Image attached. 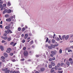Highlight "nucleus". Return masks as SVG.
<instances>
[{
    "label": "nucleus",
    "mask_w": 73,
    "mask_h": 73,
    "mask_svg": "<svg viewBox=\"0 0 73 73\" xmlns=\"http://www.w3.org/2000/svg\"><path fill=\"white\" fill-rule=\"evenodd\" d=\"M3 71H4L5 73H9L10 70H8V68H5L4 69H3Z\"/></svg>",
    "instance_id": "1"
},
{
    "label": "nucleus",
    "mask_w": 73,
    "mask_h": 73,
    "mask_svg": "<svg viewBox=\"0 0 73 73\" xmlns=\"http://www.w3.org/2000/svg\"><path fill=\"white\" fill-rule=\"evenodd\" d=\"M23 54L24 56L27 57V56H28V51H25L23 52Z\"/></svg>",
    "instance_id": "2"
},
{
    "label": "nucleus",
    "mask_w": 73,
    "mask_h": 73,
    "mask_svg": "<svg viewBox=\"0 0 73 73\" xmlns=\"http://www.w3.org/2000/svg\"><path fill=\"white\" fill-rule=\"evenodd\" d=\"M12 50V49L11 48H8L7 49V50L6 51V52L7 53H10L11 52V51Z\"/></svg>",
    "instance_id": "3"
},
{
    "label": "nucleus",
    "mask_w": 73,
    "mask_h": 73,
    "mask_svg": "<svg viewBox=\"0 0 73 73\" xmlns=\"http://www.w3.org/2000/svg\"><path fill=\"white\" fill-rule=\"evenodd\" d=\"M11 27V25H9L8 26H7L5 27V29H10Z\"/></svg>",
    "instance_id": "4"
},
{
    "label": "nucleus",
    "mask_w": 73,
    "mask_h": 73,
    "mask_svg": "<svg viewBox=\"0 0 73 73\" xmlns=\"http://www.w3.org/2000/svg\"><path fill=\"white\" fill-rule=\"evenodd\" d=\"M51 53L52 54H54V55L56 54L57 53V51H56V50H55L54 51H51Z\"/></svg>",
    "instance_id": "5"
},
{
    "label": "nucleus",
    "mask_w": 73,
    "mask_h": 73,
    "mask_svg": "<svg viewBox=\"0 0 73 73\" xmlns=\"http://www.w3.org/2000/svg\"><path fill=\"white\" fill-rule=\"evenodd\" d=\"M12 12V10L10 9H7V13H11Z\"/></svg>",
    "instance_id": "6"
},
{
    "label": "nucleus",
    "mask_w": 73,
    "mask_h": 73,
    "mask_svg": "<svg viewBox=\"0 0 73 73\" xmlns=\"http://www.w3.org/2000/svg\"><path fill=\"white\" fill-rule=\"evenodd\" d=\"M51 62V65L52 66H55V63L54 62Z\"/></svg>",
    "instance_id": "7"
},
{
    "label": "nucleus",
    "mask_w": 73,
    "mask_h": 73,
    "mask_svg": "<svg viewBox=\"0 0 73 73\" xmlns=\"http://www.w3.org/2000/svg\"><path fill=\"white\" fill-rule=\"evenodd\" d=\"M45 70V68L44 67H42L40 68V71L41 72H44Z\"/></svg>",
    "instance_id": "8"
},
{
    "label": "nucleus",
    "mask_w": 73,
    "mask_h": 73,
    "mask_svg": "<svg viewBox=\"0 0 73 73\" xmlns=\"http://www.w3.org/2000/svg\"><path fill=\"white\" fill-rule=\"evenodd\" d=\"M0 48L1 49L2 51H3V50H4V47H3V46H0Z\"/></svg>",
    "instance_id": "9"
},
{
    "label": "nucleus",
    "mask_w": 73,
    "mask_h": 73,
    "mask_svg": "<svg viewBox=\"0 0 73 73\" xmlns=\"http://www.w3.org/2000/svg\"><path fill=\"white\" fill-rule=\"evenodd\" d=\"M6 21H11V19L10 18L7 19H6Z\"/></svg>",
    "instance_id": "10"
},
{
    "label": "nucleus",
    "mask_w": 73,
    "mask_h": 73,
    "mask_svg": "<svg viewBox=\"0 0 73 73\" xmlns=\"http://www.w3.org/2000/svg\"><path fill=\"white\" fill-rule=\"evenodd\" d=\"M66 64L67 65H68V66H69V65H70V63L68 60L66 62Z\"/></svg>",
    "instance_id": "11"
},
{
    "label": "nucleus",
    "mask_w": 73,
    "mask_h": 73,
    "mask_svg": "<svg viewBox=\"0 0 73 73\" xmlns=\"http://www.w3.org/2000/svg\"><path fill=\"white\" fill-rule=\"evenodd\" d=\"M28 35L27 34H26L25 35V38L26 39L27 38V37H28Z\"/></svg>",
    "instance_id": "12"
},
{
    "label": "nucleus",
    "mask_w": 73,
    "mask_h": 73,
    "mask_svg": "<svg viewBox=\"0 0 73 73\" xmlns=\"http://www.w3.org/2000/svg\"><path fill=\"white\" fill-rule=\"evenodd\" d=\"M5 13H7V9L5 10L3 12V14H4Z\"/></svg>",
    "instance_id": "13"
},
{
    "label": "nucleus",
    "mask_w": 73,
    "mask_h": 73,
    "mask_svg": "<svg viewBox=\"0 0 73 73\" xmlns=\"http://www.w3.org/2000/svg\"><path fill=\"white\" fill-rule=\"evenodd\" d=\"M5 17H6V18H8L9 17V15L8 14H6L5 15Z\"/></svg>",
    "instance_id": "14"
},
{
    "label": "nucleus",
    "mask_w": 73,
    "mask_h": 73,
    "mask_svg": "<svg viewBox=\"0 0 73 73\" xmlns=\"http://www.w3.org/2000/svg\"><path fill=\"white\" fill-rule=\"evenodd\" d=\"M7 5L8 6H11V3L9 2H8L7 3Z\"/></svg>",
    "instance_id": "15"
},
{
    "label": "nucleus",
    "mask_w": 73,
    "mask_h": 73,
    "mask_svg": "<svg viewBox=\"0 0 73 73\" xmlns=\"http://www.w3.org/2000/svg\"><path fill=\"white\" fill-rule=\"evenodd\" d=\"M4 56H5V57H8V54L6 53H4Z\"/></svg>",
    "instance_id": "16"
},
{
    "label": "nucleus",
    "mask_w": 73,
    "mask_h": 73,
    "mask_svg": "<svg viewBox=\"0 0 73 73\" xmlns=\"http://www.w3.org/2000/svg\"><path fill=\"white\" fill-rule=\"evenodd\" d=\"M29 44H33V40H31L29 42Z\"/></svg>",
    "instance_id": "17"
},
{
    "label": "nucleus",
    "mask_w": 73,
    "mask_h": 73,
    "mask_svg": "<svg viewBox=\"0 0 73 73\" xmlns=\"http://www.w3.org/2000/svg\"><path fill=\"white\" fill-rule=\"evenodd\" d=\"M29 53L30 54V55H32V51H29Z\"/></svg>",
    "instance_id": "18"
},
{
    "label": "nucleus",
    "mask_w": 73,
    "mask_h": 73,
    "mask_svg": "<svg viewBox=\"0 0 73 73\" xmlns=\"http://www.w3.org/2000/svg\"><path fill=\"white\" fill-rule=\"evenodd\" d=\"M5 32L7 34H9V32L8 30V31H5Z\"/></svg>",
    "instance_id": "19"
},
{
    "label": "nucleus",
    "mask_w": 73,
    "mask_h": 73,
    "mask_svg": "<svg viewBox=\"0 0 73 73\" xmlns=\"http://www.w3.org/2000/svg\"><path fill=\"white\" fill-rule=\"evenodd\" d=\"M11 38L9 37L7 38V40L8 41H11Z\"/></svg>",
    "instance_id": "20"
},
{
    "label": "nucleus",
    "mask_w": 73,
    "mask_h": 73,
    "mask_svg": "<svg viewBox=\"0 0 73 73\" xmlns=\"http://www.w3.org/2000/svg\"><path fill=\"white\" fill-rule=\"evenodd\" d=\"M69 38V35L67 36L65 38V40H68Z\"/></svg>",
    "instance_id": "21"
},
{
    "label": "nucleus",
    "mask_w": 73,
    "mask_h": 73,
    "mask_svg": "<svg viewBox=\"0 0 73 73\" xmlns=\"http://www.w3.org/2000/svg\"><path fill=\"white\" fill-rule=\"evenodd\" d=\"M51 46H52V48H55V45L53 44H51Z\"/></svg>",
    "instance_id": "22"
},
{
    "label": "nucleus",
    "mask_w": 73,
    "mask_h": 73,
    "mask_svg": "<svg viewBox=\"0 0 73 73\" xmlns=\"http://www.w3.org/2000/svg\"><path fill=\"white\" fill-rule=\"evenodd\" d=\"M48 49H52V46H49L48 47Z\"/></svg>",
    "instance_id": "23"
},
{
    "label": "nucleus",
    "mask_w": 73,
    "mask_h": 73,
    "mask_svg": "<svg viewBox=\"0 0 73 73\" xmlns=\"http://www.w3.org/2000/svg\"><path fill=\"white\" fill-rule=\"evenodd\" d=\"M25 30V27H23L22 29V32H24V31Z\"/></svg>",
    "instance_id": "24"
},
{
    "label": "nucleus",
    "mask_w": 73,
    "mask_h": 73,
    "mask_svg": "<svg viewBox=\"0 0 73 73\" xmlns=\"http://www.w3.org/2000/svg\"><path fill=\"white\" fill-rule=\"evenodd\" d=\"M21 30V29L20 27H19L18 29V31H20Z\"/></svg>",
    "instance_id": "25"
},
{
    "label": "nucleus",
    "mask_w": 73,
    "mask_h": 73,
    "mask_svg": "<svg viewBox=\"0 0 73 73\" xmlns=\"http://www.w3.org/2000/svg\"><path fill=\"white\" fill-rule=\"evenodd\" d=\"M8 38V37L7 36H5L3 37V39L4 40H7Z\"/></svg>",
    "instance_id": "26"
},
{
    "label": "nucleus",
    "mask_w": 73,
    "mask_h": 73,
    "mask_svg": "<svg viewBox=\"0 0 73 73\" xmlns=\"http://www.w3.org/2000/svg\"><path fill=\"white\" fill-rule=\"evenodd\" d=\"M9 33H12V31H11V30L10 29H9L8 30Z\"/></svg>",
    "instance_id": "27"
},
{
    "label": "nucleus",
    "mask_w": 73,
    "mask_h": 73,
    "mask_svg": "<svg viewBox=\"0 0 73 73\" xmlns=\"http://www.w3.org/2000/svg\"><path fill=\"white\" fill-rule=\"evenodd\" d=\"M52 43H55V40L54 39H52Z\"/></svg>",
    "instance_id": "28"
},
{
    "label": "nucleus",
    "mask_w": 73,
    "mask_h": 73,
    "mask_svg": "<svg viewBox=\"0 0 73 73\" xmlns=\"http://www.w3.org/2000/svg\"><path fill=\"white\" fill-rule=\"evenodd\" d=\"M49 67L50 69H51L52 68V66L51 64H50L49 66Z\"/></svg>",
    "instance_id": "29"
},
{
    "label": "nucleus",
    "mask_w": 73,
    "mask_h": 73,
    "mask_svg": "<svg viewBox=\"0 0 73 73\" xmlns=\"http://www.w3.org/2000/svg\"><path fill=\"white\" fill-rule=\"evenodd\" d=\"M65 37V35H63L62 37V39H64Z\"/></svg>",
    "instance_id": "30"
},
{
    "label": "nucleus",
    "mask_w": 73,
    "mask_h": 73,
    "mask_svg": "<svg viewBox=\"0 0 73 73\" xmlns=\"http://www.w3.org/2000/svg\"><path fill=\"white\" fill-rule=\"evenodd\" d=\"M54 69L56 70H57V69H58L57 66H55Z\"/></svg>",
    "instance_id": "31"
},
{
    "label": "nucleus",
    "mask_w": 73,
    "mask_h": 73,
    "mask_svg": "<svg viewBox=\"0 0 73 73\" xmlns=\"http://www.w3.org/2000/svg\"><path fill=\"white\" fill-rule=\"evenodd\" d=\"M59 53H62V50L61 49H60L59 51Z\"/></svg>",
    "instance_id": "32"
},
{
    "label": "nucleus",
    "mask_w": 73,
    "mask_h": 73,
    "mask_svg": "<svg viewBox=\"0 0 73 73\" xmlns=\"http://www.w3.org/2000/svg\"><path fill=\"white\" fill-rule=\"evenodd\" d=\"M48 40H49V39L48 38H47L45 41V42H47L48 41Z\"/></svg>",
    "instance_id": "33"
},
{
    "label": "nucleus",
    "mask_w": 73,
    "mask_h": 73,
    "mask_svg": "<svg viewBox=\"0 0 73 73\" xmlns=\"http://www.w3.org/2000/svg\"><path fill=\"white\" fill-rule=\"evenodd\" d=\"M25 60V59L24 58H23V59H21L20 60L21 61H23Z\"/></svg>",
    "instance_id": "34"
},
{
    "label": "nucleus",
    "mask_w": 73,
    "mask_h": 73,
    "mask_svg": "<svg viewBox=\"0 0 73 73\" xmlns=\"http://www.w3.org/2000/svg\"><path fill=\"white\" fill-rule=\"evenodd\" d=\"M60 63H58L57 65V67L59 68L60 67Z\"/></svg>",
    "instance_id": "35"
},
{
    "label": "nucleus",
    "mask_w": 73,
    "mask_h": 73,
    "mask_svg": "<svg viewBox=\"0 0 73 73\" xmlns=\"http://www.w3.org/2000/svg\"><path fill=\"white\" fill-rule=\"evenodd\" d=\"M17 43H14L13 44V46H15V45H16L17 44Z\"/></svg>",
    "instance_id": "36"
},
{
    "label": "nucleus",
    "mask_w": 73,
    "mask_h": 73,
    "mask_svg": "<svg viewBox=\"0 0 73 73\" xmlns=\"http://www.w3.org/2000/svg\"><path fill=\"white\" fill-rule=\"evenodd\" d=\"M69 61H70H70H72V59L70 58L69 59Z\"/></svg>",
    "instance_id": "37"
},
{
    "label": "nucleus",
    "mask_w": 73,
    "mask_h": 73,
    "mask_svg": "<svg viewBox=\"0 0 73 73\" xmlns=\"http://www.w3.org/2000/svg\"><path fill=\"white\" fill-rule=\"evenodd\" d=\"M68 52H73V51L71 50H68Z\"/></svg>",
    "instance_id": "38"
},
{
    "label": "nucleus",
    "mask_w": 73,
    "mask_h": 73,
    "mask_svg": "<svg viewBox=\"0 0 73 73\" xmlns=\"http://www.w3.org/2000/svg\"><path fill=\"white\" fill-rule=\"evenodd\" d=\"M1 58H2V59H5V58L3 56H2L1 57Z\"/></svg>",
    "instance_id": "39"
},
{
    "label": "nucleus",
    "mask_w": 73,
    "mask_h": 73,
    "mask_svg": "<svg viewBox=\"0 0 73 73\" xmlns=\"http://www.w3.org/2000/svg\"><path fill=\"white\" fill-rule=\"evenodd\" d=\"M70 62L71 65H73V62L72 61H70Z\"/></svg>",
    "instance_id": "40"
},
{
    "label": "nucleus",
    "mask_w": 73,
    "mask_h": 73,
    "mask_svg": "<svg viewBox=\"0 0 73 73\" xmlns=\"http://www.w3.org/2000/svg\"><path fill=\"white\" fill-rule=\"evenodd\" d=\"M52 58H50L49 59V61H52Z\"/></svg>",
    "instance_id": "41"
},
{
    "label": "nucleus",
    "mask_w": 73,
    "mask_h": 73,
    "mask_svg": "<svg viewBox=\"0 0 73 73\" xmlns=\"http://www.w3.org/2000/svg\"><path fill=\"white\" fill-rule=\"evenodd\" d=\"M56 39L57 41H59L60 40V38H56Z\"/></svg>",
    "instance_id": "42"
},
{
    "label": "nucleus",
    "mask_w": 73,
    "mask_h": 73,
    "mask_svg": "<svg viewBox=\"0 0 73 73\" xmlns=\"http://www.w3.org/2000/svg\"><path fill=\"white\" fill-rule=\"evenodd\" d=\"M23 49L24 50H26V47H24L23 48Z\"/></svg>",
    "instance_id": "43"
},
{
    "label": "nucleus",
    "mask_w": 73,
    "mask_h": 73,
    "mask_svg": "<svg viewBox=\"0 0 73 73\" xmlns=\"http://www.w3.org/2000/svg\"><path fill=\"white\" fill-rule=\"evenodd\" d=\"M25 42V40H22L23 43H24Z\"/></svg>",
    "instance_id": "44"
},
{
    "label": "nucleus",
    "mask_w": 73,
    "mask_h": 73,
    "mask_svg": "<svg viewBox=\"0 0 73 73\" xmlns=\"http://www.w3.org/2000/svg\"><path fill=\"white\" fill-rule=\"evenodd\" d=\"M51 72V73H52L53 72H54V70H52L50 71Z\"/></svg>",
    "instance_id": "45"
},
{
    "label": "nucleus",
    "mask_w": 73,
    "mask_h": 73,
    "mask_svg": "<svg viewBox=\"0 0 73 73\" xmlns=\"http://www.w3.org/2000/svg\"><path fill=\"white\" fill-rule=\"evenodd\" d=\"M58 72L60 73H62L63 72V71H58Z\"/></svg>",
    "instance_id": "46"
},
{
    "label": "nucleus",
    "mask_w": 73,
    "mask_h": 73,
    "mask_svg": "<svg viewBox=\"0 0 73 73\" xmlns=\"http://www.w3.org/2000/svg\"><path fill=\"white\" fill-rule=\"evenodd\" d=\"M29 36H32V34L31 33H29Z\"/></svg>",
    "instance_id": "47"
},
{
    "label": "nucleus",
    "mask_w": 73,
    "mask_h": 73,
    "mask_svg": "<svg viewBox=\"0 0 73 73\" xmlns=\"http://www.w3.org/2000/svg\"><path fill=\"white\" fill-rule=\"evenodd\" d=\"M1 42H2V43H4V42H5V41H4V40H3Z\"/></svg>",
    "instance_id": "48"
},
{
    "label": "nucleus",
    "mask_w": 73,
    "mask_h": 73,
    "mask_svg": "<svg viewBox=\"0 0 73 73\" xmlns=\"http://www.w3.org/2000/svg\"><path fill=\"white\" fill-rule=\"evenodd\" d=\"M0 28H1L2 29H3V25H0Z\"/></svg>",
    "instance_id": "49"
},
{
    "label": "nucleus",
    "mask_w": 73,
    "mask_h": 73,
    "mask_svg": "<svg viewBox=\"0 0 73 73\" xmlns=\"http://www.w3.org/2000/svg\"><path fill=\"white\" fill-rule=\"evenodd\" d=\"M61 70V68H59L58 69V70Z\"/></svg>",
    "instance_id": "50"
},
{
    "label": "nucleus",
    "mask_w": 73,
    "mask_h": 73,
    "mask_svg": "<svg viewBox=\"0 0 73 73\" xmlns=\"http://www.w3.org/2000/svg\"><path fill=\"white\" fill-rule=\"evenodd\" d=\"M52 60H55L56 59V58H52Z\"/></svg>",
    "instance_id": "51"
},
{
    "label": "nucleus",
    "mask_w": 73,
    "mask_h": 73,
    "mask_svg": "<svg viewBox=\"0 0 73 73\" xmlns=\"http://www.w3.org/2000/svg\"><path fill=\"white\" fill-rule=\"evenodd\" d=\"M7 33H5L4 34L3 36H7Z\"/></svg>",
    "instance_id": "52"
},
{
    "label": "nucleus",
    "mask_w": 73,
    "mask_h": 73,
    "mask_svg": "<svg viewBox=\"0 0 73 73\" xmlns=\"http://www.w3.org/2000/svg\"><path fill=\"white\" fill-rule=\"evenodd\" d=\"M10 55L11 56H12L13 55V53H11L10 54Z\"/></svg>",
    "instance_id": "53"
},
{
    "label": "nucleus",
    "mask_w": 73,
    "mask_h": 73,
    "mask_svg": "<svg viewBox=\"0 0 73 73\" xmlns=\"http://www.w3.org/2000/svg\"><path fill=\"white\" fill-rule=\"evenodd\" d=\"M50 56H51V57H53V55L52 54H50Z\"/></svg>",
    "instance_id": "54"
},
{
    "label": "nucleus",
    "mask_w": 73,
    "mask_h": 73,
    "mask_svg": "<svg viewBox=\"0 0 73 73\" xmlns=\"http://www.w3.org/2000/svg\"><path fill=\"white\" fill-rule=\"evenodd\" d=\"M13 43H14V42H12L10 44L11 45H13Z\"/></svg>",
    "instance_id": "55"
},
{
    "label": "nucleus",
    "mask_w": 73,
    "mask_h": 73,
    "mask_svg": "<svg viewBox=\"0 0 73 73\" xmlns=\"http://www.w3.org/2000/svg\"><path fill=\"white\" fill-rule=\"evenodd\" d=\"M2 62H5V60H4V59H3V60H2Z\"/></svg>",
    "instance_id": "56"
},
{
    "label": "nucleus",
    "mask_w": 73,
    "mask_h": 73,
    "mask_svg": "<svg viewBox=\"0 0 73 73\" xmlns=\"http://www.w3.org/2000/svg\"><path fill=\"white\" fill-rule=\"evenodd\" d=\"M3 1H1L0 2V5H1V4H3Z\"/></svg>",
    "instance_id": "57"
},
{
    "label": "nucleus",
    "mask_w": 73,
    "mask_h": 73,
    "mask_svg": "<svg viewBox=\"0 0 73 73\" xmlns=\"http://www.w3.org/2000/svg\"><path fill=\"white\" fill-rule=\"evenodd\" d=\"M36 57H39V55H36Z\"/></svg>",
    "instance_id": "58"
},
{
    "label": "nucleus",
    "mask_w": 73,
    "mask_h": 73,
    "mask_svg": "<svg viewBox=\"0 0 73 73\" xmlns=\"http://www.w3.org/2000/svg\"><path fill=\"white\" fill-rule=\"evenodd\" d=\"M64 65V63H62L60 64V65H61V66H62V65Z\"/></svg>",
    "instance_id": "59"
},
{
    "label": "nucleus",
    "mask_w": 73,
    "mask_h": 73,
    "mask_svg": "<svg viewBox=\"0 0 73 73\" xmlns=\"http://www.w3.org/2000/svg\"><path fill=\"white\" fill-rule=\"evenodd\" d=\"M31 39V38L30 37H28L27 38V40H30Z\"/></svg>",
    "instance_id": "60"
},
{
    "label": "nucleus",
    "mask_w": 73,
    "mask_h": 73,
    "mask_svg": "<svg viewBox=\"0 0 73 73\" xmlns=\"http://www.w3.org/2000/svg\"><path fill=\"white\" fill-rule=\"evenodd\" d=\"M48 44H50V40H48Z\"/></svg>",
    "instance_id": "61"
},
{
    "label": "nucleus",
    "mask_w": 73,
    "mask_h": 73,
    "mask_svg": "<svg viewBox=\"0 0 73 73\" xmlns=\"http://www.w3.org/2000/svg\"><path fill=\"white\" fill-rule=\"evenodd\" d=\"M45 67L47 68V66H48V65H47V64H46L45 65Z\"/></svg>",
    "instance_id": "62"
},
{
    "label": "nucleus",
    "mask_w": 73,
    "mask_h": 73,
    "mask_svg": "<svg viewBox=\"0 0 73 73\" xmlns=\"http://www.w3.org/2000/svg\"><path fill=\"white\" fill-rule=\"evenodd\" d=\"M21 36L22 37H24V35L23 34H22L21 35Z\"/></svg>",
    "instance_id": "63"
},
{
    "label": "nucleus",
    "mask_w": 73,
    "mask_h": 73,
    "mask_svg": "<svg viewBox=\"0 0 73 73\" xmlns=\"http://www.w3.org/2000/svg\"><path fill=\"white\" fill-rule=\"evenodd\" d=\"M45 46L46 47H48V44H46Z\"/></svg>",
    "instance_id": "64"
}]
</instances>
